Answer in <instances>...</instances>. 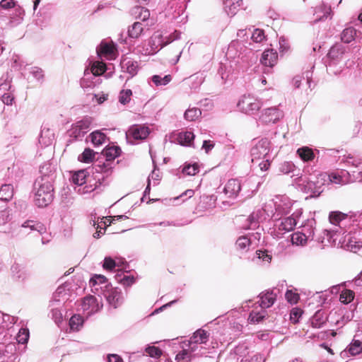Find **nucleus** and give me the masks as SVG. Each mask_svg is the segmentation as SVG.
I'll return each mask as SVG.
<instances>
[{
	"label": "nucleus",
	"mask_w": 362,
	"mask_h": 362,
	"mask_svg": "<svg viewBox=\"0 0 362 362\" xmlns=\"http://www.w3.org/2000/svg\"><path fill=\"white\" fill-rule=\"evenodd\" d=\"M283 112L277 107L265 108L259 117V122L263 124H274L283 117Z\"/></svg>",
	"instance_id": "nucleus-17"
},
{
	"label": "nucleus",
	"mask_w": 362,
	"mask_h": 362,
	"mask_svg": "<svg viewBox=\"0 0 362 362\" xmlns=\"http://www.w3.org/2000/svg\"><path fill=\"white\" fill-rule=\"evenodd\" d=\"M93 123V118L85 117L81 120L72 124L69 130V135L76 139L82 138L89 130Z\"/></svg>",
	"instance_id": "nucleus-14"
},
{
	"label": "nucleus",
	"mask_w": 362,
	"mask_h": 362,
	"mask_svg": "<svg viewBox=\"0 0 362 362\" xmlns=\"http://www.w3.org/2000/svg\"><path fill=\"white\" fill-rule=\"evenodd\" d=\"M198 357L195 354L191 351V349L186 344H182V350L176 355V362H190L194 358Z\"/></svg>",
	"instance_id": "nucleus-28"
},
{
	"label": "nucleus",
	"mask_w": 362,
	"mask_h": 362,
	"mask_svg": "<svg viewBox=\"0 0 362 362\" xmlns=\"http://www.w3.org/2000/svg\"><path fill=\"white\" fill-rule=\"evenodd\" d=\"M13 196V187L11 185H3L0 189V199L8 202Z\"/></svg>",
	"instance_id": "nucleus-43"
},
{
	"label": "nucleus",
	"mask_w": 362,
	"mask_h": 362,
	"mask_svg": "<svg viewBox=\"0 0 362 362\" xmlns=\"http://www.w3.org/2000/svg\"><path fill=\"white\" fill-rule=\"evenodd\" d=\"M202 112L199 108L192 107L187 109L185 112V118L188 121H195L201 116Z\"/></svg>",
	"instance_id": "nucleus-51"
},
{
	"label": "nucleus",
	"mask_w": 362,
	"mask_h": 362,
	"mask_svg": "<svg viewBox=\"0 0 362 362\" xmlns=\"http://www.w3.org/2000/svg\"><path fill=\"white\" fill-rule=\"evenodd\" d=\"M327 175L328 182L337 185H344L353 182L351 174L345 170L334 172Z\"/></svg>",
	"instance_id": "nucleus-22"
},
{
	"label": "nucleus",
	"mask_w": 362,
	"mask_h": 362,
	"mask_svg": "<svg viewBox=\"0 0 362 362\" xmlns=\"http://www.w3.org/2000/svg\"><path fill=\"white\" fill-rule=\"evenodd\" d=\"M30 337L29 329L28 328L22 327L19 329L16 340L19 344H25L28 342Z\"/></svg>",
	"instance_id": "nucleus-54"
},
{
	"label": "nucleus",
	"mask_w": 362,
	"mask_h": 362,
	"mask_svg": "<svg viewBox=\"0 0 362 362\" xmlns=\"http://www.w3.org/2000/svg\"><path fill=\"white\" fill-rule=\"evenodd\" d=\"M236 247L243 252H247L251 245V240L248 235H243L236 240Z\"/></svg>",
	"instance_id": "nucleus-42"
},
{
	"label": "nucleus",
	"mask_w": 362,
	"mask_h": 362,
	"mask_svg": "<svg viewBox=\"0 0 362 362\" xmlns=\"http://www.w3.org/2000/svg\"><path fill=\"white\" fill-rule=\"evenodd\" d=\"M132 95V91L130 89H122L119 92V102L122 105L128 103Z\"/></svg>",
	"instance_id": "nucleus-60"
},
{
	"label": "nucleus",
	"mask_w": 362,
	"mask_h": 362,
	"mask_svg": "<svg viewBox=\"0 0 362 362\" xmlns=\"http://www.w3.org/2000/svg\"><path fill=\"white\" fill-rule=\"evenodd\" d=\"M264 308L260 307L259 305L250 313L248 320L252 323H257L265 317Z\"/></svg>",
	"instance_id": "nucleus-40"
},
{
	"label": "nucleus",
	"mask_w": 362,
	"mask_h": 362,
	"mask_svg": "<svg viewBox=\"0 0 362 362\" xmlns=\"http://www.w3.org/2000/svg\"><path fill=\"white\" fill-rule=\"evenodd\" d=\"M13 9V12L10 16L9 23L12 25H17L22 22L25 15V11L20 5H18Z\"/></svg>",
	"instance_id": "nucleus-39"
},
{
	"label": "nucleus",
	"mask_w": 362,
	"mask_h": 362,
	"mask_svg": "<svg viewBox=\"0 0 362 362\" xmlns=\"http://www.w3.org/2000/svg\"><path fill=\"white\" fill-rule=\"evenodd\" d=\"M122 262V261L120 259H118V261L117 262L116 260L113 259L110 257H106L104 259L103 267L106 270L112 271L116 267H119Z\"/></svg>",
	"instance_id": "nucleus-53"
},
{
	"label": "nucleus",
	"mask_w": 362,
	"mask_h": 362,
	"mask_svg": "<svg viewBox=\"0 0 362 362\" xmlns=\"http://www.w3.org/2000/svg\"><path fill=\"white\" fill-rule=\"evenodd\" d=\"M91 141L94 146L102 145L106 139V136L100 131H95L90 134Z\"/></svg>",
	"instance_id": "nucleus-50"
},
{
	"label": "nucleus",
	"mask_w": 362,
	"mask_h": 362,
	"mask_svg": "<svg viewBox=\"0 0 362 362\" xmlns=\"http://www.w3.org/2000/svg\"><path fill=\"white\" fill-rule=\"evenodd\" d=\"M21 227L23 228H28L30 230V232L31 231H37L42 237V243L45 244L49 242V234L47 233V228L45 226L38 221H33V220H27L24 221Z\"/></svg>",
	"instance_id": "nucleus-18"
},
{
	"label": "nucleus",
	"mask_w": 362,
	"mask_h": 362,
	"mask_svg": "<svg viewBox=\"0 0 362 362\" xmlns=\"http://www.w3.org/2000/svg\"><path fill=\"white\" fill-rule=\"evenodd\" d=\"M83 320L78 315H73L69 320L70 329L73 331H78L82 327Z\"/></svg>",
	"instance_id": "nucleus-52"
},
{
	"label": "nucleus",
	"mask_w": 362,
	"mask_h": 362,
	"mask_svg": "<svg viewBox=\"0 0 362 362\" xmlns=\"http://www.w3.org/2000/svg\"><path fill=\"white\" fill-rule=\"evenodd\" d=\"M259 183H257L252 178L240 180V188L242 196L245 198L251 197L257 191Z\"/></svg>",
	"instance_id": "nucleus-23"
},
{
	"label": "nucleus",
	"mask_w": 362,
	"mask_h": 362,
	"mask_svg": "<svg viewBox=\"0 0 362 362\" xmlns=\"http://www.w3.org/2000/svg\"><path fill=\"white\" fill-rule=\"evenodd\" d=\"M250 35L251 40L255 43H260L265 40L264 33L261 29H255Z\"/></svg>",
	"instance_id": "nucleus-59"
},
{
	"label": "nucleus",
	"mask_w": 362,
	"mask_h": 362,
	"mask_svg": "<svg viewBox=\"0 0 362 362\" xmlns=\"http://www.w3.org/2000/svg\"><path fill=\"white\" fill-rule=\"evenodd\" d=\"M54 140V134L53 130L44 127L41 130L40 136L39 138L40 144L43 146H48L51 145Z\"/></svg>",
	"instance_id": "nucleus-35"
},
{
	"label": "nucleus",
	"mask_w": 362,
	"mask_h": 362,
	"mask_svg": "<svg viewBox=\"0 0 362 362\" xmlns=\"http://www.w3.org/2000/svg\"><path fill=\"white\" fill-rule=\"evenodd\" d=\"M315 220H308L305 224L302 226L301 231L303 235H305V238L308 240V241H310L314 238V230H315Z\"/></svg>",
	"instance_id": "nucleus-37"
},
{
	"label": "nucleus",
	"mask_w": 362,
	"mask_h": 362,
	"mask_svg": "<svg viewBox=\"0 0 362 362\" xmlns=\"http://www.w3.org/2000/svg\"><path fill=\"white\" fill-rule=\"evenodd\" d=\"M354 298V293L351 290L345 289L340 294L339 300L344 304L351 303Z\"/></svg>",
	"instance_id": "nucleus-58"
},
{
	"label": "nucleus",
	"mask_w": 362,
	"mask_h": 362,
	"mask_svg": "<svg viewBox=\"0 0 362 362\" xmlns=\"http://www.w3.org/2000/svg\"><path fill=\"white\" fill-rule=\"evenodd\" d=\"M259 306L268 308L275 302L276 294L273 291H267L259 295Z\"/></svg>",
	"instance_id": "nucleus-31"
},
{
	"label": "nucleus",
	"mask_w": 362,
	"mask_h": 362,
	"mask_svg": "<svg viewBox=\"0 0 362 362\" xmlns=\"http://www.w3.org/2000/svg\"><path fill=\"white\" fill-rule=\"evenodd\" d=\"M119 276V275H117L116 278L118 282H119L124 286H130L135 282V279L132 276L123 274L122 277L120 278Z\"/></svg>",
	"instance_id": "nucleus-62"
},
{
	"label": "nucleus",
	"mask_w": 362,
	"mask_h": 362,
	"mask_svg": "<svg viewBox=\"0 0 362 362\" xmlns=\"http://www.w3.org/2000/svg\"><path fill=\"white\" fill-rule=\"evenodd\" d=\"M297 153L303 161H310L315 158L313 150L307 146L298 148Z\"/></svg>",
	"instance_id": "nucleus-45"
},
{
	"label": "nucleus",
	"mask_w": 362,
	"mask_h": 362,
	"mask_svg": "<svg viewBox=\"0 0 362 362\" xmlns=\"http://www.w3.org/2000/svg\"><path fill=\"white\" fill-rule=\"evenodd\" d=\"M17 318L0 311V332L8 329L16 323Z\"/></svg>",
	"instance_id": "nucleus-36"
},
{
	"label": "nucleus",
	"mask_w": 362,
	"mask_h": 362,
	"mask_svg": "<svg viewBox=\"0 0 362 362\" xmlns=\"http://www.w3.org/2000/svg\"><path fill=\"white\" fill-rule=\"evenodd\" d=\"M120 148L118 146H109L103 151V156L105 158V161L102 163L98 161V164L95 165V170L98 173L108 174L113 168V160L119 156Z\"/></svg>",
	"instance_id": "nucleus-13"
},
{
	"label": "nucleus",
	"mask_w": 362,
	"mask_h": 362,
	"mask_svg": "<svg viewBox=\"0 0 362 362\" xmlns=\"http://www.w3.org/2000/svg\"><path fill=\"white\" fill-rule=\"evenodd\" d=\"M261 63L268 67H273L278 61V54L273 49L265 50L260 59Z\"/></svg>",
	"instance_id": "nucleus-29"
},
{
	"label": "nucleus",
	"mask_w": 362,
	"mask_h": 362,
	"mask_svg": "<svg viewBox=\"0 0 362 362\" xmlns=\"http://www.w3.org/2000/svg\"><path fill=\"white\" fill-rule=\"evenodd\" d=\"M121 66L123 71L129 74L132 77L135 76L139 70L138 62L128 58L122 59Z\"/></svg>",
	"instance_id": "nucleus-34"
},
{
	"label": "nucleus",
	"mask_w": 362,
	"mask_h": 362,
	"mask_svg": "<svg viewBox=\"0 0 362 362\" xmlns=\"http://www.w3.org/2000/svg\"><path fill=\"white\" fill-rule=\"evenodd\" d=\"M199 171V165L197 163L185 164L182 170L183 174L186 175H194Z\"/></svg>",
	"instance_id": "nucleus-55"
},
{
	"label": "nucleus",
	"mask_w": 362,
	"mask_h": 362,
	"mask_svg": "<svg viewBox=\"0 0 362 362\" xmlns=\"http://www.w3.org/2000/svg\"><path fill=\"white\" fill-rule=\"evenodd\" d=\"M328 182L327 173H318L309 175H303L296 179L299 189L311 197H317L323 192L324 185Z\"/></svg>",
	"instance_id": "nucleus-4"
},
{
	"label": "nucleus",
	"mask_w": 362,
	"mask_h": 362,
	"mask_svg": "<svg viewBox=\"0 0 362 362\" xmlns=\"http://www.w3.org/2000/svg\"><path fill=\"white\" fill-rule=\"evenodd\" d=\"M100 83L99 79L91 74L88 69L84 71V76L81 80V86L83 89L93 88Z\"/></svg>",
	"instance_id": "nucleus-33"
},
{
	"label": "nucleus",
	"mask_w": 362,
	"mask_h": 362,
	"mask_svg": "<svg viewBox=\"0 0 362 362\" xmlns=\"http://www.w3.org/2000/svg\"><path fill=\"white\" fill-rule=\"evenodd\" d=\"M89 284L94 292H99L100 290L103 291V288L107 289L109 286L106 277L101 274L94 275L90 279Z\"/></svg>",
	"instance_id": "nucleus-26"
},
{
	"label": "nucleus",
	"mask_w": 362,
	"mask_h": 362,
	"mask_svg": "<svg viewBox=\"0 0 362 362\" xmlns=\"http://www.w3.org/2000/svg\"><path fill=\"white\" fill-rule=\"evenodd\" d=\"M113 70L114 67L111 64L107 66L103 62H94L91 64L90 70L89 71L95 77L104 74L106 78H109L112 77L114 73Z\"/></svg>",
	"instance_id": "nucleus-21"
},
{
	"label": "nucleus",
	"mask_w": 362,
	"mask_h": 362,
	"mask_svg": "<svg viewBox=\"0 0 362 362\" xmlns=\"http://www.w3.org/2000/svg\"><path fill=\"white\" fill-rule=\"evenodd\" d=\"M302 214V209H298L289 216L269 217L272 219V223L268 233L274 238H281L284 234L294 229Z\"/></svg>",
	"instance_id": "nucleus-6"
},
{
	"label": "nucleus",
	"mask_w": 362,
	"mask_h": 362,
	"mask_svg": "<svg viewBox=\"0 0 362 362\" xmlns=\"http://www.w3.org/2000/svg\"><path fill=\"white\" fill-rule=\"evenodd\" d=\"M149 132L148 127L144 125L135 124L129 129L127 136L129 139L132 138L135 140H142L148 136Z\"/></svg>",
	"instance_id": "nucleus-24"
},
{
	"label": "nucleus",
	"mask_w": 362,
	"mask_h": 362,
	"mask_svg": "<svg viewBox=\"0 0 362 362\" xmlns=\"http://www.w3.org/2000/svg\"><path fill=\"white\" fill-rule=\"evenodd\" d=\"M81 305V310L87 317L99 311L103 306L98 299L93 296L85 297Z\"/></svg>",
	"instance_id": "nucleus-20"
},
{
	"label": "nucleus",
	"mask_w": 362,
	"mask_h": 362,
	"mask_svg": "<svg viewBox=\"0 0 362 362\" xmlns=\"http://www.w3.org/2000/svg\"><path fill=\"white\" fill-rule=\"evenodd\" d=\"M347 351L351 356H356L362 352V342L357 339H353L347 347Z\"/></svg>",
	"instance_id": "nucleus-48"
},
{
	"label": "nucleus",
	"mask_w": 362,
	"mask_h": 362,
	"mask_svg": "<svg viewBox=\"0 0 362 362\" xmlns=\"http://www.w3.org/2000/svg\"><path fill=\"white\" fill-rule=\"evenodd\" d=\"M291 240L292 244L297 246H304L308 242L306 238H305V235L299 231L293 233L291 235Z\"/></svg>",
	"instance_id": "nucleus-49"
},
{
	"label": "nucleus",
	"mask_w": 362,
	"mask_h": 362,
	"mask_svg": "<svg viewBox=\"0 0 362 362\" xmlns=\"http://www.w3.org/2000/svg\"><path fill=\"white\" fill-rule=\"evenodd\" d=\"M194 139V135L191 132H181L178 135V141L183 146H191Z\"/></svg>",
	"instance_id": "nucleus-47"
},
{
	"label": "nucleus",
	"mask_w": 362,
	"mask_h": 362,
	"mask_svg": "<svg viewBox=\"0 0 362 362\" xmlns=\"http://www.w3.org/2000/svg\"><path fill=\"white\" fill-rule=\"evenodd\" d=\"M250 35L246 30H240L237 33L238 39L230 42L227 51V56L230 58H236L235 66L237 71L245 69L249 64V61L254 55V51L256 47L251 43L248 42L249 47L244 43L245 37Z\"/></svg>",
	"instance_id": "nucleus-3"
},
{
	"label": "nucleus",
	"mask_w": 362,
	"mask_h": 362,
	"mask_svg": "<svg viewBox=\"0 0 362 362\" xmlns=\"http://www.w3.org/2000/svg\"><path fill=\"white\" fill-rule=\"evenodd\" d=\"M262 105V100L252 94L243 95L237 104L241 112L249 115H255Z\"/></svg>",
	"instance_id": "nucleus-12"
},
{
	"label": "nucleus",
	"mask_w": 362,
	"mask_h": 362,
	"mask_svg": "<svg viewBox=\"0 0 362 362\" xmlns=\"http://www.w3.org/2000/svg\"><path fill=\"white\" fill-rule=\"evenodd\" d=\"M329 219L334 227L324 233L332 246L354 252L362 247V212L348 215L332 211Z\"/></svg>",
	"instance_id": "nucleus-1"
},
{
	"label": "nucleus",
	"mask_w": 362,
	"mask_h": 362,
	"mask_svg": "<svg viewBox=\"0 0 362 362\" xmlns=\"http://www.w3.org/2000/svg\"><path fill=\"white\" fill-rule=\"evenodd\" d=\"M229 360L236 362H265L264 356L259 354L250 353L245 345H239L230 352Z\"/></svg>",
	"instance_id": "nucleus-11"
},
{
	"label": "nucleus",
	"mask_w": 362,
	"mask_h": 362,
	"mask_svg": "<svg viewBox=\"0 0 362 362\" xmlns=\"http://www.w3.org/2000/svg\"><path fill=\"white\" fill-rule=\"evenodd\" d=\"M327 321V315L322 310H317L312 317L310 322L311 325L314 328L322 327Z\"/></svg>",
	"instance_id": "nucleus-38"
},
{
	"label": "nucleus",
	"mask_w": 362,
	"mask_h": 362,
	"mask_svg": "<svg viewBox=\"0 0 362 362\" xmlns=\"http://www.w3.org/2000/svg\"><path fill=\"white\" fill-rule=\"evenodd\" d=\"M294 201L286 195H276L267 202L262 209L253 211L247 218L248 226L245 229H255L259 223L269 217H284L288 215L293 207Z\"/></svg>",
	"instance_id": "nucleus-2"
},
{
	"label": "nucleus",
	"mask_w": 362,
	"mask_h": 362,
	"mask_svg": "<svg viewBox=\"0 0 362 362\" xmlns=\"http://www.w3.org/2000/svg\"><path fill=\"white\" fill-rule=\"evenodd\" d=\"M144 30V25L140 22H135L129 28L128 35L132 38H138L141 36Z\"/></svg>",
	"instance_id": "nucleus-44"
},
{
	"label": "nucleus",
	"mask_w": 362,
	"mask_h": 362,
	"mask_svg": "<svg viewBox=\"0 0 362 362\" xmlns=\"http://www.w3.org/2000/svg\"><path fill=\"white\" fill-rule=\"evenodd\" d=\"M71 181L74 186V191L81 195L90 193L96 189L97 181L88 175L86 170H78L74 173Z\"/></svg>",
	"instance_id": "nucleus-9"
},
{
	"label": "nucleus",
	"mask_w": 362,
	"mask_h": 362,
	"mask_svg": "<svg viewBox=\"0 0 362 362\" xmlns=\"http://www.w3.org/2000/svg\"><path fill=\"white\" fill-rule=\"evenodd\" d=\"M204 81L203 74H195L183 80L184 85L191 90L198 89Z\"/></svg>",
	"instance_id": "nucleus-30"
},
{
	"label": "nucleus",
	"mask_w": 362,
	"mask_h": 362,
	"mask_svg": "<svg viewBox=\"0 0 362 362\" xmlns=\"http://www.w3.org/2000/svg\"><path fill=\"white\" fill-rule=\"evenodd\" d=\"M344 53V47L341 45L337 44L331 47L327 54V57L329 59L328 64V66L329 69H331L332 66L337 64L340 61V59L342 58Z\"/></svg>",
	"instance_id": "nucleus-25"
},
{
	"label": "nucleus",
	"mask_w": 362,
	"mask_h": 362,
	"mask_svg": "<svg viewBox=\"0 0 362 362\" xmlns=\"http://www.w3.org/2000/svg\"><path fill=\"white\" fill-rule=\"evenodd\" d=\"M135 13H138V18L142 21L147 20L150 16L149 11L143 6H136L134 8Z\"/></svg>",
	"instance_id": "nucleus-63"
},
{
	"label": "nucleus",
	"mask_w": 362,
	"mask_h": 362,
	"mask_svg": "<svg viewBox=\"0 0 362 362\" xmlns=\"http://www.w3.org/2000/svg\"><path fill=\"white\" fill-rule=\"evenodd\" d=\"M356 37V30L353 27L345 28L341 34V39L344 43H350Z\"/></svg>",
	"instance_id": "nucleus-41"
},
{
	"label": "nucleus",
	"mask_w": 362,
	"mask_h": 362,
	"mask_svg": "<svg viewBox=\"0 0 362 362\" xmlns=\"http://www.w3.org/2000/svg\"><path fill=\"white\" fill-rule=\"evenodd\" d=\"M11 271L16 279L23 280L26 278V272L23 267L18 263H14L11 266Z\"/></svg>",
	"instance_id": "nucleus-46"
},
{
	"label": "nucleus",
	"mask_w": 362,
	"mask_h": 362,
	"mask_svg": "<svg viewBox=\"0 0 362 362\" xmlns=\"http://www.w3.org/2000/svg\"><path fill=\"white\" fill-rule=\"evenodd\" d=\"M271 143L267 139H262L255 143L251 148L250 154L252 163H256L262 171H266L272 160Z\"/></svg>",
	"instance_id": "nucleus-7"
},
{
	"label": "nucleus",
	"mask_w": 362,
	"mask_h": 362,
	"mask_svg": "<svg viewBox=\"0 0 362 362\" xmlns=\"http://www.w3.org/2000/svg\"><path fill=\"white\" fill-rule=\"evenodd\" d=\"M146 353L152 358H159L162 356V351L154 346H148L145 349Z\"/></svg>",
	"instance_id": "nucleus-64"
},
{
	"label": "nucleus",
	"mask_w": 362,
	"mask_h": 362,
	"mask_svg": "<svg viewBox=\"0 0 362 362\" xmlns=\"http://www.w3.org/2000/svg\"><path fill=\"white\" fill-rule=\"evenodd\" d=\"M97 53L100 58L112 60L117 57V50L112 41L103 40L97 47Z\"/></svg>",
	"instance_id": "nucleus-16"
},
{
	"label": "nucleus",
	"mask_w": 362,
	"mask_h": 362,
	"mask_svg": "<svg viewBox=\"0 0 362 362\" xmlns=\"http://www.w3.org/2000/svg\"><path fill=\"white\" fill-rule=\"evenodd\" d=\"M44 167L41 173H43ZM53 174H43L37 178L35 182V202L39 207H45L49 205L54 199Z\"/></svg>",
	"instance_id": "nucleus-5"
},
{
	"label": "nucleus",
	"mask_w": 362,
	"mask_h": 362,
	"mask_svg": "<svg viewBox=\"0 0 362 362\" xmlns=\"http://www.w3.org/2000/svg\"><path fill=\"white\" fill-rule=\"evenodd\" d=\"M342 162L346 163L347 165H352L354 167H358L362 163V158H355L351 155L349 154L347 156H344L342 158Z\"/></svg>",
	"instance_id": "nucleus-57"
},
{
	"label": "nucleus",
	"mask_w": 362,
	"mask_h": 362,
	"mask_svg": "<svg viewBox=\"0 0 362 362\" xmlns=\"http://www.w3.org/2000/svg\"><path fill=\"white\" fill-rule=\"evenodd\" d=\"M95 156V153L90 148H86L82 154L78 157V159L81 162L90 163L93 160Z\"/></svg>",
	"instance_id": "nucleus-61"
},
{
	"label": "nucleus",
	"mask_w": 362,
	"mask_h": 362,
	"mask_svg": "<svg viewBox=\"0 0 362 362\" xmlns=\"http://www.w3.org/2000/svg\"><path fill=\"white\" fill-rule=\"evenodd\" d=\"M172 78L170 75H165L164 77H161L159 75H154L152 76L151 80L156 86H165L170 81Z\"/></svg>",
	"instance_id": "nucleus-56"
},
{
	"label": "nucleus",
	"mask_w": 362,
	"mask_h": 362,
	"mask_svg": "<svg viewBox=\"0 0 362 362\" xmlns=\"http://www.w3.org/2000/svg\"><path fill=\"white\" fill-rule=\"evenodd\" d=\"M107 301L114 308L119 307L124 300V296L122 290L119 288H111L104 291Z\"/></svg>",
	"instance_id": "nucleus-19"
},
{
	"label": "nucleus",
	"mask_w": 362,
	"mask_h": 362,
	"mask_svg": "<svg viewBox=\"0 0 362 362\" xmlns=\"http://www.w3.org/2000/svg\"><path fill=\"white\" fill-rule=\"evenodd\" d=\"M331 6L322 3L315 9L314 16H316V18L314 20V22L317 23L327 18L331 15Z\"/></svg>",
	"instance_id": "nucleus-32"
},
{
	"label": "nucleus",
	"mask_w": 362,
	"mask_h": 362,
	"mask_svg": "<svg viewBox=\"0 0 362 362\" xmlns=\"http://www.w3.org/2000/svg\"><path fill=\"white\" fill-rule=\"evenodd\" d=\"M74 294L73 285L71 282H66L59 286L53 294L52 306H54V302L64 303L69 300Z\"/></svg>",
	"instance_id": "nucleus-15"
},
{
	"label": "nucleus",
	"mask_w": 362,
	"mask_h": 362,
	"mask_svg": "<svg viewBox=\"0 0 362 362\" xmlns=\"http://www.w3.org/2000/svg\"><path fill=\"white\" fill-rule=\"evenodd\" d=\"M223 192L228 197H236L240 192V180L238 179L229 180L223 188Z\"/></svg>",
	"instance_id": "nucleus-27"
},
{
	"label": "nucleus",
	"mask_w": 362,
	"mask_h": 362,
	"mask_svg": "<svg viewBox=\"0 0 362 362\" xmlns=\"http://www.w3.org/2000/svg\"><path fill=\"white\" fill-rule=\"evenodd\" d=\"M186 344L198 357L206 356L211 349H214L213 342L210 341L209 334L202 329L197 330Z\"/></svg>",
	"instance_id": "nucleus-8"
},
{
	"label": "nucleus",
	"mask_w": 362,
	"mask_h": 362,
	"mask_svg": "<svg viewBox=\"0 0 362 362\" xmlns=\"http://www.w3.org/2000/svg\"><path fill=\"white\" fill-rule=\"evenodd\" d=\"M180 33L175 30L169 37H163L160 31H157L151 36L148 40L149 48L146 49V52L153 54L163 48L164 46L180 38Z\"/></svg>",
	"instance_id": "nucleus-10"
}]
</instances>
